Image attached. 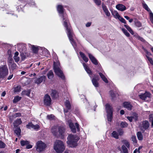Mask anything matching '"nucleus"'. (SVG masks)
Here are the masks:
<instances>
[{
    "mask_svg": "<svg viewBox=\"0 0 153 153\" xmlns=\"http://www.w3.org/2000/svg\"><path fill=\"white\" fill-rule=\"evenodd\" d=\"M57 10L60 14V16L63 19V25L66 27L69 39L71 43L74 48L76 46V44L73 39L74 34L73 33L71 27L68 25V19L66 14L64 13L63 8L62 6L61 5H58L57 7Z\"/></svg>",
    "mask_w": 153,
    "mask_h": 153,
    "instance_id": "obj_1",
    "label": "nucleus"
},
{
    "mask_svg": "<svg viewBox=\"0 0 153 153\" xmlns=\"http://www.w3.org/2000/svg\"><path fill=\"white\" fill-rule=\"evenodd\" d=\"M65 147L64 143L60 140H56L53 144V149L57 153H62Z\"/></svg>",
    "mask_w": 153,
    "mask_h": 153,
    "instance_id": "obj_2",
    "label": "nucleus"
},
{
    "mask_svg": "<svg viewBox=\"0 0 153 153\" xmlns=\"http://www.w3.org/2000/svg\"><path fill=\"white\" fill-rule=\"evenodd\" d=\"M68 141L67 142L70 146L74 147L76 146L77 142L78 140V137L72 134L69 135L67 138Z\"/></svg>",
    "mask_w": 153,
    "mask_h": 153,
    "instance_id": "obj_3",
    "label": "nucleus"
},
{
    "mask_svg": "<svg viewBox=\"0 0 153 153\" xmlns=\"http://www.w3.org/2000/svg\"><path fill=\"white\" fill-rule=\"evenodd\" d=\"M54 70L56 74L62 79H65V76L61 70L59 68V62H54Z\"/></svg>",
    "mask_w": 153,
    "mask_h": 153,
    "instance_id": "obj_4",
    "label": "nucleus"
},
{
    "mask_svg": "<svg viewBox=\"0 0 153 153\" xmlns=\"http://www.w3.org/2000/svg\"><path fill=\"white\" fill-rule=\"evenodd\" d=\"M8 70L6 65L0 66V79H4L8 75Z\"/></svg>",
    "mask_w": 153,
    "mask_h": 153,
    "instance_id": "obj_5",
    "label": "nucleus"
},
{
    "mask_svg": "<svg viewBox=\"0 0 153 153\" xmlns=\"http://www.w3.org/2000/svg\"><path fill=\"white\" fill-rule=\"evenodd\" d=\"M105 109L107 113V117L108 121L111 122L112 119L113 110L112 108L108 103L105 105Z\"/></svg>",
    "mask_w": 153,
    "mask_h": 153,
    "instance_id": "obj_6",
    "label": "nucleus"
},
{
    "mask_svg": "<svg viewBox=\"0 0 153 153\" xmlns=\"http://www.w3.org/2000/svg\"><path fill=\"white\" fill-rule=\"evenodd\" d=\"M36 147L37 151L40 152L45 149L46 147V144L42 141L39 140L37 142Z\"/></svg>",
    "mask_w": 153,
    "mask_h": 153,
    "instance_id": "obj_7",
    "label": "nucleus"
},
{
    "mask_svg": "<svg viewBox=\"0 0 153 153\" xmlns=\"http://www.w3.org/2000/svg\"><path fill=\"white\" fill-rule=\"evenodd\" d=\"M8 65L9 68L12 70H13L16 68L17 65L14 62L13 59L9 57L7 60Z\"/></svg>",
    "mask_w": 153,
    "mask_h": 153,
    "instance_id": "obj_8",
    "label": "nucleus"
},
{
    "mask_svg": "<svg viewBox=\"0 0 153 153\" xmlns=\"http://www.w3.org/2000/svg\"><path fill=\"white\" fill-rule=\"evenodd\" d=\"M46 77L44 75L39 76V77L34 79V82L38 85L40 84L43 81H45Z\"/></svg>",
    "mask_w": 153,
    "mask_h": 153,
    "instance_id": "obj_9",
    "label": "nucleus"
},
{
    "mask_svg": "<svg viewBox=\"0 0 153 153\" xmlns=\"http://www.w3.org/2000/svg\"><path fill=\"white\" fill-rule=\"evenodd\" d=\"M44 104L47 106H49L51 104V99L50 97L48 94L45 95L44 98Z\"/></svg>",
    "mask_w": 153,
    "mask_h": 153,
    "instance_id": "obj_10",
    "label": "nucleus"
},
{
    "mask_svg": "<svg viewBox=\"0 0 153 153\" xmlns=\"http://www.w3.org/2000/svg\"><path fill=\"white\" fill-rule=\"evenodd\" d=\"M17 48L18 50L20 53L26 51V45L25 44L22 43L19 44L17 45Z\"/></svg>",
    "mask_w": 153,
    "mask_h": 153,
    "instance_id": "obj_11",
    "label": "nucleus"
},
{
    "mask_svg": "<svg viewBox=\"0 0 153 153\" xmlns=\"http://www.w3.org/2000/svg\"><path fill=\"white\" fill-rule=\"evenodd\" d=\"M149 127V123L147 121H144L142 123V126L141 128L142 131H144L148 128Z\"/></svg>",
    "mask_w": 153,
    "mask_h": 153,
    "instance_id": "obj_12",
    "label": "nucleus"
},
{
    "mask_svg": "<svg viewBox=\"0 0 153 153\" xmlns=\"http://www.w3.org/2000/svg\"><path fill=\"white\" fill-rule=\"evenodd\" d=\"M151 94L148 92H146L144 94H141L139 95L140 97L142 100H145L147 98L151 97Z\"/></svg>",
    "mask_w": 153,
    "mask_h": 153,
    "instance_id": "obj_13",
    "label": "nucleus"
},
{
    "mask_svg": "<svg viewBox=\"0 0 153 153\" xmlns=\"http://www.w3.org/2000/svg\"><path fill=\"white\" fill-rule=\"evenodd\" d=\"M99 80V78L98 76H94V77L93 78L92 82L93 85L94 86L96 87L99 86V84L98 82V81Z\"/></svg>",
    "mask_w": 153,
    "mask_h": 153,
    "instance_id": "obj_14",
    "label": "nucleus"
},
{
    "mask_svg": "<svg viewBox=\"0 0 153 153\" xmlns=\"http://www.w3.org/2000/svg\"><path fill=\"white\" fill-rule=\"evenodd\" d=\"M88 56L90 59L94 64L96 65L98 64L97 61L94 56L90 53H88Z\"/></svg>",
    "mask_w": 153,
    "mask_h": 153,
    "instance_id": "obj_15",
    "label": "nucleus"
},
{
    "mask_svg": "<svg viewBox=\"0 0 153 153\" xmlns=\"http://www.w3.org/2000/svg\"><path fill=\"white\" fill-rule=\"evenodd\" d=\"M65 105L67 109V110L64 109V113H65L68 112V110L71 109V105L70 102L68 100H66L65 101Z\"/></svg>",
    "mask_w": 153,
    "mask_h": 153,
    "instance_id": "obj_16",
    "label": "nucleus"
},
{
    "mask_svg": "<svg viewBox=\"0 0 153 153\" xmlns=\"http://www.w3.org/2000/svg\"><path fill=\"white\" fill-rule=\"evenodd\" d=\"M123 106L128 110H130L132 109V105L130 103L128 102H125L123 103Z\"/></svg>",
    "mask_w": 153,
    "mask_h": 153,
    "instance_id": "obj_17",
    "label": "nucleus"
},
{
    "mask_svg": "<svg viewBox=\"0 0 153 153\" xmlns=\"http://www.w3.org/2000/svg\"><path fill=\"white\" fill-rule=\"evenodd\" d=\"M68 123L69 126L72 132L74 133H75L76 132V130L75 126L74 125V124L71 122V120L69 121Z\"/></svg>",
    "mask_w": 153,
    "mask_h": 153,
    "instance_id": "obj_18",
    "label": "nucleus"
},
{
    "mask_svg": "<svg viewBox=\"0 0 153 153\" xmlns=\"http://www.w3.org/2000/svg\"><path fill=\"white\" fill-rule=\"evenodd\" d=\"M58 128L56 126H54L51 128V132L55 136H56L58 134Z\"/></svg>",
    "mask_w": 153,
    "mask_h": 153,
    "instance_id": "obj_19",
    "label": "nucleus"
},
{
    "mask_svg": "<svg viewBox=\"0 0 153 153\" xmlns=\"http://www.w3.org/2000/svg\"><path fill=\"white\" fill-rule=\"evenodd\" d=\"M116 8L118 10L123 11L126 10V7L122 4H118L116 5Z\"/></svg>",
    "mask_w": 153,
    "mask_h": 153,
    "instance_id": "obj_20",
    "label": "nucleus"
},
{
    "mask_svg": "<svg viewBox=\"0 0 153 153\" xmlns=\"http://www.w3.org/2000/svg\"><path fill=\"white\" fill-rule=\"evenodd\" d=\"M102 8L106 16H110V13L106 7L104 5H102Z\"/></svg>",
    "mask_w": 153,
    "mask_h": 153,
    "instance_id": "obj_21",
    "label": "nucleus"
},
{
    "mask_svg": "<svg viewBox=\"0 0 153 153\" xmlns=\"http://www.w3.org/2000/svg\"><path fill=\"white\" fill-rule=\"evenodd\" d=\"M65 131V128L63 126H60L58 128V131L59 134L62 136L63 135Z\"/></svg>",
    "mask_w": 153,
    "mask_h": 153,
    "instance_id": "obj_22",
    "label": "nucleus"
},
{
    "mask_svg": "<svg viewBox=\"0 0 153 153\" xmlns=\"http://www.w3.org/2000/svg\"><path fill=\"white\" fill-rule=\"evenodd\" d=\"M79 54L83 60L85 62H87L88 60V59L86 56L85 54L81 52H79Z\"/></svg>",
    "mask_w": 153,
    "mask_h": 153,
    "instance_id": "obj_23",
    "label": "nucleus"
},
{
    "mask_svg": "<svg viewBox=\"0 0 153 153\" xmlns=\"http://www.w3.org/2000/svg\"><path fill=\"white\" fill-rule=\"evenodd\" d=\"M19 54V52L17 51H16L15 53L14 56H13V59L15 62H18L20 59L19 57L18 56Z\"/></svg>",
    "mask_w": 153,
    "mask_h": 153,
    "instance_id": "obj_24",
    "label": "nucleus"
},
{
    "mask_svg": "<svg viewBox=\"0 0 153 153\" xmlns=\"http://www.w3.org/2000/svg\"><path fill=\"white\" fill-rule=\"evenodd\" d=\"M20 56L22 60H24L25 59L26 57L28 56V54L25 52H22L20 53Z\"/></svg>",
    "mask_w": 153,
    "mask_h": 153,
    "instance_id": "obj_25",
    "label": "nucleus"
},
{
    "mask_svg": "<svg viewBox=\"0 0 153 153\" xmlns=\"http://www.w3.org/2000/svg\"><path fill=\"white\" fill-rule=\"evenodd\" d=\"M22 123V121L21 119H18L15 121L13 123V126H17Z\"/></svg>",
    "mask_w": 153,
    "mask_h": 153,
    "instance_id": "obj_26",
    "label": "nucleus"
},
{
    "mask_svg": "<svg viewBox=\"0 0 153 153\" xmlns=\"http://www.w3.org/2000/svg\"><path fill=\"white\" fill-rule=\"evenodd\" d=\"M82 64L83 65L87 72L89 74H91V71L88 66L84 63H83Z\"/></svg>",
    "mask_w": 153,
    "mask_h": 153,
    "instance_id": "obj_27",
    "label": "nucleus"
},
{
    "mask_svg": "<svg viewBox=\"0 0 153 153\" xmlns=\"http://www.w3.org/2000/svg\"><path fill=\"white\" fill-rule=\"evenodd\" d=\"M30 90H23L22 91L21 94L22 95H26L27 96L29 97L30 96Z\"/></svg>",
    "mask_w": 153,
    "mask_h": 153,
    "instance_id": "obj_28",
    "label": "nucleus"
},
{
    "mask_svg": "<svg viewBox=\"0 0 153 153\" xmlns=\"http://www.w3.org/2000/svg\"><path fill=\"white\" fill-rule=\"evenodd\" d=\"M14 132L18 137H19L21 135V130L20 128H16L14 131Z\"/></svg>",
    "mask_w": 153,
    "mask_h": 153,
    "instance_id": "obj_29",
    "label": "nucleus"
},
{
    "mask_svg": "<svg viewBox=\"0 0 153 153\" xmlns=\"http://www.w3.org/2000/svg\"><path fill=\"white\" fill-rule=\"evenodd\" d=\"M134 116H135V117H127V119L131 122L132 121L133 119H134L135 120H137L138 118L137 114H135Z\"/></svg>",
    "mask_w": 153,
    "mask_h": 153,
    "instance_id": "obj_30",
    "label": "nucleus"
},
{
    "mask_svg": "<svg viewBox=\"0 0 153 153\" xmlns=\"http://www.w3.org/2000/svg\"><path fill=\"white\" fill-rule=\"evenodd\" d=\"M112 14L115 18H118L120 16L118 13L115 10H114L111 12Z\"/></svg>",
    "mask_w": 153,
    "mask_h": 153,
    "instance_id": "obj_31",
    "label": "nucleus"
},
{
    "mask_svg": "<svg viewBox=\"0 0 153 153\" xmlns=\"http://www.w3.org/2000/svg\"><path fill=\"white\" fill-rule=\"evenodd\" d=\"M47 75L49 79H52L54 76L53 74L52 71H49Z\"/></svg>",
    "mask_w": 153,
    "mask_h": 153,
    "instance_id": "obj_32",
    "label": "nucleus"
},
{
    "mask_svg": "<svg viewBox=\"0 0 153 153\" xmlns=\"http://www.w3.org/2000/svg\"><path fill=\"white\" fill-rule=\"evenodd\" d=\"M31 48V49L33 51V52L34 53H37L38 51V48L37 47H36L34 45H30Z\"/></svg>",
    "mask_w": 153,
    "mask_h": 153,
    "instance_id": "obj_33",
    "label": "nucleus"
},
{
    "mask_svg": "<svg viewBox=\"0 0 153 153\" xmlns=\"http://www.w3.org/2000/svg\"><path fill=\"white\" fill-rule=\"evenodd\" d=\"M51 95L52 98H56L57 96V94L56 91L55 90H52L51 91Z\"/></svg>",
    "mask_w": 153,
    "mask_h": 153,
    "instance_id": "obj_34",
    "label": "nucleus"
},
{
    "mask_svg": "<svg viewBox=\"0 0 153 153\" xmlns=\"http://www.w3.org/2000/svg\"><path fill=\"white\" fill-rule=\"evenodd\" d=\"M99 74L102 80L105 83H108V81L105 76L101 73H99Z\"/></svg>",
    "mask_w": 153,
    "mask_h": 153,
    "instance_id": "obj_35",
    "label": "nucleus"
},
{
    "mask_svg": "<svg viewBox=\"0 0 153 153\" xmlns=\"http://www.w3.org/2000/svg\"><path fill=\"white\" fill-rule=\"evenodd\" d=\"M21 86L20 85H18L14 88L13 92L14 93L19 92L21 91Z\"/></svg>",
    "mask_w": 153,
    "mask_h": 153,
    "instance_id": "obj_36",
    "label": "nucleus"
},
{
    "mask_svg": "<svg viewBox=\"0 0 153 153\" xmlns=\"http://www.w3.org/2000/svg\"><path fill=\"white\" fill-rule=\"evenodd\" d=\"M137 136L139 140H142L143 139V136L142 133L140 131H138L137 133Z\"/></svg>",
    "mask_w": 153,
    "mask_h": 153,
    "instance_id": "obj_37",
    "label": "nucleus"
},
{
    "mask_svg": "<svg viewBox=\"0 0 153 153\" xmlns=\"http://www.w3.org/2000/svg\"><path fill=\"white\" fill-rule=\"evenodd\" d=\"M124 27L131 34L133 35L134 34V32L129 26L126 25H125Z\"/></svg>",
    "mask_w": 153,
    "mask_h": 153,
    "instance_id": "obj_38",
    "label": "nucleus"
},
{
    "mask_svg": "<svg viewBox=\"0 0 153 153\" xmlns=\"http://www.w3.org/2000/svg\"><path fill=\"white\" fill-rule=\"evenodd\" d=\"M21 99V97L17 96L15 97L13 100V102L14 103H16L19 101Z\"/></svg>",
    "mask_w": 153,
    "mask_h": 153,
    "instance_id": "obj_39",
    "label": "nucleus"
},
{
    "mask_svg": "<svg viewBox=\"0 0 153 153\" xmlns=\"http://www.w3.org/2000/svg\"><path fill=\"white\" fill-rule=\"evenodd\" d=\"M111 135L112 136L116 139H118V134L116 131H114L111 133Z\"/></svg>",
    "mask_w": 153,
    "mask_h": 153,
    "instance_id": "obj_40",
    "label": "nucleus"
},
{
    "mask_svg": "<svg viewBox=\"0 0 153 153\" xmlns=\"http://www.w3.org/2000/svg\"><path fill=\"white\" fill-rule=\"evenodd\" d=\"M22 146H24L25 145H27L29 144L30 142L27 140H21L20 142Z\"/></svg>",
    "mask_w": 153,
    "mask_h": 153,
    "instance_id": "obj_41",
    "label": "nucleus"
},
{
    "mask_svg": "<svg viewBox=\"0 0 153 153\" xmlns=\"http://www.w3.org/2000/svg\"><path fill=\"white\" fill-rule=\"evenodd\" d=\"M21 114L20 113H17L13 114L12 115V117L13 118V119L17 117H20L21 116ZM13 120V119L12 120V121Z\"/></svg>",
    "mask_w": 153,
    "mask_h": 153,
    "instance_id": "obj_42",
    "label": "nucleus"
},
{
    "mask_svg": "<svg viewBox=\"0 0 153 153\" xmlns=\"http://www.w3.org/2000/svg\"><path fill=\"white\" fill-rule=\"evenodd\" d=\"M122 31L125 34V35L127 37H129L130 36L129 33L128 32L127 30L125 28H122Z\"/></svg>",
    "mask_w": 153,
    "mask_h": 153,
    "instance_id": "obj_43",
    "label": "nucleus"
},
{
    "mask_svg": "<svg viewBox=\"0 0 153 153\" xmlns=\"http://www.w3.org/2000/svg\"><path fill=\"white\" fill-rule=\"evenodd\" d=\"M134 24L136 26L138 27H140L142 26V24L140 22L136 21L134 22Z\"/></svg>",
    "mask_w": 153,
    "mask_h": 153,
    "instance_id": "obj_44",
    "label": "nucleus"
},
{
    "mask_svg": "<svg viewBox=\"0 0 153 153\" xmlns=\"http://www.w3.org/2000/svg\"><path fill=\"white\" fill-rule=\"evenodd\" d=\"M33 125L31 123H29L27 124L26 125V127L28 129H33Z\"/></svg>",
    "mask_w": 153,
    "mask_h": 153,
    "instance_id": "obj_45",
    "label": "nucleus"
},
{
    "mask_svg": "<svg viewBox=\"0 0 153 153\" xmlns=\"http://www.w3.org/2000/svg\"><path fill=\"white\" fill-rule=\"evenodd\" d=\"M128 124L125 122H122L120 123V126L122 128H125L127 127Z\"/></svg>",
    "mask_w": 153,
    "mask_h": 153,
    "instance_id": "obj_46",
    "label": "nucleus"
},
{
    "mask_svg": "<svg viewBox=\"0 0 153 153\" xmlns=\"http://www.w3.org/2000/svg\"><path fill=\"white\" fill-rule=\"evenodd\" d=\"M122 149L123 153H128V149L124 145L122 146Z\"/></svg>",
    "mask_w": 153,
    "mask_h": 153,
    "instance_id": "obj_47",
    "label": "nucleus"
},
{
    "mask_svg": "<svg viewBox=\"0 0 153 153\" xmlns=\"http://www.w3.org/2000/svg\"><path fill=\"white\" fill-rule=\"evenodd\" d=\"M143 7L146 10L148 11L150 10V9L149 8L147 5L145 3H143Z\"/></svg>",
    "mask_w": 153,
    "mask_h": 153,
    "instance_id": "obj_48",
    "label": "nucleus"
},
{
    "mask_svg": "<svg viewBox=\"0 0 153 153\" xmlns=\"http://www.w3.org/2000/svg\"><path fill=\"white\" fill-rule=\"evenodd\" d=\"M109 94L112 99H114L115 96L113 91H110L109 92Z\"/></svg>",
    "mask_w": 153,
    "mask_h": 153,
    "instance_id": "obj_49",
    "label": "nucleus"
},
{
    "mask_svg": "<svg viewBox=\"0 0 153 153\" xmlns=\"http://www.w3.org/2000/svg\"><path fill=\"white\" fill-rule=\"evenodd\" d=\"M6 145L5 144L2 142L0 140V148H4L5 147Z\"/></svg>",
    "mask_w": 153,
    "mask_h": 153,
    "instance_id": "obj_50",
    "label": "nucleus"
},
{
    "mask_svg": "<svg viewBox=\"0 0 153 153\" xmlns=\"http://www.w3.org/2000/svg\"><path fill=\"white\" fill-rule=\"evenodd\" d=\"M118 19L122 23L126 24V22L125 20L123 18L121 17L120 16L118 18Z\"/></svg>",
    "mask_w": 153,
    "mask_h": 153,
    "instance_id": "obj_51",
    "label": "nucleus"
},
{
    "mask_svg": "<svg viewBox=\"0 0 153 153\" xmlns=\"http://www.w3.org/2000/svg\"><path fill=\"white\" fill-rule=\"evenodd\" d=\"M54 117V116L53 114L48 115L47 116V119L50 120H53V119Z\"/></svg>",
    "mask_w": 153,
    "mask_h": 153,
    "instance_id": "obj_52",
    "label": "nucleus"
},
{
    "mask_svg": "<svg viewBox=\"0 0 153 153\" xmlns=\"http://www.w3.org/2000/svg\"><path fill=\"white\" fill-rule=\"evenodd\" d=\"M39 128V126L36 124V125H33V129L36 130H38Z\"/></svg>",
    "mask_w": 153,
    "mask_h": 153,
    "instance_id": "obj_53",
    "label": "nucleus"
},
{
    "mask_svg": "<svg viewBox=\"0 0 153 153\" xmlns=\"http://www.w3.org/2000/svg\"><path fill=\"white\" fill-rule=\"evenodd\" d=\"M132 140L134 143L137 142L136 137L135 136H132L131 137Z\"/></svg>",
    "mask_w": 153,
    "mask_h": 153,
    "instance_id": "obj_54",
    "label": "nucleus"
},
{
    "mask_svg": "<svg viewBox=\"0 0 153 153\" xmlns=\"http://www.w3.org/2000/svg\"><path fill=\"white\" fill-rule=\"evenodd\" d=\"M96 4L100 5L101 4V1L100 0H93Z\"/></svg>",
    "mask_w": 153,
    "mask_h": 153,
    "instance_id": "obj_55",
    "label": "nucleus"
},
{
    "mask_svg": "<svg viewBox=\"0 0 153 153\" xmlns=\"http://www.w3.org/2000/svg\"><path fill=\"white\" fill-rule=\"evenodd\" d=\"M142 147L140 146L137 149H136L134 151L133 153H137V152H138L139 153H140V150L142 148Z\"/></svg>",
    "mask_w": 153,
    "mask_h": 153,
    "instance_id": "obj_56",
    "label": "nucleus"
},
{
    "mask_svg": "<svg viewBox=\"0 0 153 153\" xmlns=\"http://www.w3.org/2000/svg\"><path fill=\"white\" fill-rule=\"evenodd\" d=\"M146 57L150 64L153 65V61L152 59L147 56H146Z\"/></svg>",
    "mask_w": 153,
    "mask_h": 153,
    "instance_id": "obj_57",
    "label": "nucleus"
},
{
    "mask_svg": "<svg viewBox=\"0 0 153 153\" xmlns=\"http://www.w3.org/2000/svg\"><path fill=\"white\" fill-rule=\"evenodd\" d=\"M124 143L126 145V146L128 148L130 146V144L126 140H125L124 141Z\"/></svg>",
    "mask_w": 153,
    "mask_h": 153,
    "instance_id": "obj_58",
    "label": "nucleus"
},
{
    "mask_svg": "<svg viewBox=\"0 0 153 153\" xmlns=\"http://www.w3.org/2000/svg\"><path fill=\"white\" fill-rule=\"evenodd\" d=\"M118 132L119 134L120 135H122L123 134V130L121 129H120L118 131Z\"/></svg>",
    "mask_w": 153,
    "mask_h": 153,
    "instance_id": "obj_59",
    "label": "nucleus"
},
{
    "mask_svg": "<svg viewBox=\"0 0 153 153\" xmlns=\"http://www.w3.org/2000/svg\"><path fill=\"white\" fill-rule=\"evenodd\" d=\"M150 19L152 23L153 24V14L152 13H150Z\"/></svg>",
    "mask_w": 153,
    "mask_h": 153,
    "instance_id": "obj_60",
    "label": "nucleus"
},
{
    "mask_svg": "<svg viewBox=\"0 0 153 153\" xmlns=\"http://www.w3.org/2000/svg\"><path fill=\"white\" fill-rule=\"evenodd\" d=\"M26 146V148L27 149H30L32 147V146L31 145H29L28 144Z\"/></svg>",
    "mask_w": 153,
    "mask_h": 153,
    "instance_id": "obj_61",
    "label": "nucleus"
},
{
    "mask_svg": "<svg viewBox=\"0 0 153 153\" xmlns=\"http://www.w3.org/2000/svg\"><path fill=\"white\" fill-rule=\"evenodd\" d=\"M76 126V128L77 129V131H78L79 130V125L77 123H76L75 124Z\"/></svg>",
    "mask_w": 153,
    "mask_h": 153,
    "instance_id": "obj_62",
    "label": "nucleus"
},
{
    "mask_svg": "<svg viewBox=\"0 0 153 153\" xmlns=\"http://www.w3.org/2000/svg\"><path fill=\"white\" fill-rule=\"evenodd\" d=\"M91 24V22H88L86 24V26L87 27H89L90 26Z\"/></svg>",
    "mask_w": 153,
    "mask_h": 153,
    "instance_id": "obj_63",
    "label": "nucleus"
},
{
    "mask_svg": "<svg viewBox=\"0 0 153 153\" xmlns=\"http://www.w3.org/2000/svg\"><path fill=\"white\" fill-rule=\"evenodd\" d=\"M13 74H12L11 75H10L7 78V79L8 80H10V79H12V78L13 77Z\"/></svg>",
    "mask_w": 153,
    "mask_h": 153,
    "instance_id": "obj_64",
    "label": "nucleus"
}]
</instances>
